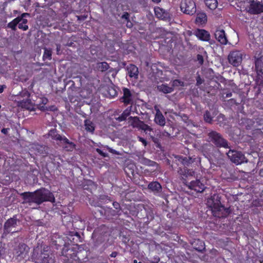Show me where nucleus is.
Instances as JSON below:
<instances>
[{
    "mask_svg": "<svg viewBox=\"0 0 263 263\" xmlns=\"http://www.w3.org/2000/svg\"><path fill=\"white\" fill-rule=\"evenodd\" d=\"M20 195L23 199L24 203H28L30 204L34 203L37 205H40L46 201L52 203L55 202V198L52 193L43 187L33 192L22 193Z\"/></svg>",
    "mask_w": 263,
    "mask_h": 263,
    "instance_id": "obj_1",
    "label": "nucleus"
},
{
    "mask_svg": "<svg viewBox=\"0 0 263 263\" xmlns=\"http://www.w3.org/2000/svg\"><path fill=\"white\" fill-rule=\"evenodd\" d=\"M221 197L214 194L207 199V205L211 208L214 216L218 218L226 217L231 212L230 208H225L221 202Z\"/></svg>",
    "mask_w": 263,
    "mask_h": 263,
    "instance_id": "obj_2",
    "label": "nucleus"
},
{
    "mask_svg": "<svg viewBox=\"0 0 263 263\" xmlns=\"http://www.w3.org/2000/svg\"><path fill=\"white\" fill-rule=\"evenodd\" d=\"M32 258L36 263H55L54 256L48 246H44L40 251L38 248L34 249Z\"/></svg>",
    "mask_w": 263,
    "mask_h": 263,
    "instance_id": "obj_3",
    "label": "nucleus"
},
{
    "mask_svg": "<svg viewBox=\"0 0 263 263\" xmlns=\"http://www.w3.org/2000/svg\"><path fill=\"white\" fill-rule=\"evenodd\" d=\"M208 141L216 147L230 148V143L222 135L215 130H209L207 133Z\"/></svg>",
    "mask_w": 263,
    "mask_h": 263,
    "instance_id": "obj_4",
    "label": "nucleus"
},
{
    "mask_svg": "<svg viewBox=\"0 0 263 263\" xmlns=\"http://www.w3.org/2000/svg\"><path fill=\"white\" fill-rule=\"evenodd\" d=\"M20 222V220L17 218L16 216H14L8 219L4 224L3 237L6 236L10 233H13L17 232Z\"/></svg>",
    "mask_w": 263,
    "mask_h": 263,
    "instance_id": "obj_5",
    "label": "nucleus"
},
{
    "mask_svg": "<svg viewBox=\"0 0 263 263\" xmlns=\"http://www.w3.org/2000/svg\"><path fill=\"white\" fill-rule=\"evenodd\" d=\"M227 155L232 162L237 165L247 162L244 154L240 151L230 148L227 153Z\"/></svg>",
    "mask_w": 263,
    "mask_h": 263,
    "instance_id": "obj_6",
    "label": "nucleus"
},
{
    "mask_svg": "<svg viewBox=\"0 0 263 263\" xmlns=\"http://www.w3.org/2000/svg\"><path fill=\"white\" fill-rule=\"evenodd\" d=\"M180 9L185 14L191 15L194 14L196 12L195 0H182Z\"/></svg>",
    "mask_w": 263,
    "mask_h": 263,
    "instance_id": "obj_7",
    "label": "nucleus"
},
{
    "mask_svg": "<svg viewBox=\"0 0 263 263\" xmlns=\"http://www.w3.org/2000/svg\"><path fill=\"white\" fill-rule=\"evenodd\" d=\"M82 251L76 252L73 248L63 249L62 252V255L65 256L68 259H71L74 260H78L81 262H85L86 258L80 257Z\"/></svg>",
    "mask_w": 263,
    "mask_h": 263,
    "instance_id": "obj_8",
    "label": "nucleus"
},
{
    "mask_svg": "<svg viewBox=\"0 0 263 263\" xmlns=\"http://www.w3.org/2000/svg\"><path fill=\"white\" fill-rule=\"evenodd\" d=\"M177 173L179 175V178L186 186V184L189 183L187 181V179L190 177L193 176L195 174V172L192 170L186 167H179Z\"/></svg>",
    "mask_w": 263,
    "mask_h": 263,
    "instance_id": "obj_9",
    "label": "nucleus"
},
{
    "mask_svg": "<svg viewBox=\"0 0 263 263\" xmlns=\"http://www.w3.org/2000/svg\"><path fill=\"white\" fill-rule=\"evenodd\" d=\"M29 248L25 243H20L15 249V253L19 260L26 258L28 257Z\"/></svg>",
    "mask_w": 263,
    "mask_h": 263,
    "instance_id": "obj_10",
    "label": "nucleus"
},
{
    "mask_svg": "<svg viewBox=\"0 0 263 263\" xmlns=\"http://www.w3.org/2000/svg\"><path fill=\"white\" fill-rule=\"evenodd\" d=\"M243 54L239 51H234L228 55L229 63L233 66H239L242 61Z\"/></svg>",
    "mask_w": 263,
    "mask_h": 263,
    "instance_id": "obj_11",
    "label": "nucleus"
},
{
    "mask_svg": "<svg viewBox=\"0 0 263 263\" xmlns=\"http://www.w3.org/2000/svg\"><path fill=\"white\" fill-rule=\"evenodd\" d=\"M57 144L62 147L65 151L67 152H72L76 149V145L73 142L68 140L66 137L63 136Z\"/></svg>",
    "mask_w": 263,
    "mask_h": 263,
    "instance_id": "obj_12",
    "label": "nucleus"
},
{
    "mask_svg": "<svg viewBox=\"0 0 263 263\" xmlns=\"http://www.w3.org/2000/svg\"><path fill=\"white\" fill-rule=\"evenodd\" d=\"M203 181V180L201 181L199 179H196V180L192 181L188 184H186V186L191 190H194L197 192L202 193L206 189V186Z\"/></svg>",
    "mask_w": 263,
    "mask_h": 263,
    "instance_id": "obj_13",
    "label": "nucleus"
},
{
    "mask_svg": "<svg viewBox=\"0 0 263 263\" xmlns=\"http://www.w3.org/2000/svg\"><path fill=\"white\" fill-rule=\"evenodd\" d=\"M112 205L114 208H106L104 209V215L106 216H116L121 215V206L117 202H114Z\"/></svg>",
    "mask_w": 263,
    "mask_h": 263,
    "instance_id": "obj_14",
    "label": "nucleus"
},
{
    "mask_svg": "<svg viewBox=\"0 0 263 263\" xmlns=\"http://www.w3.org/2000/svg\"><path fill=\"white\" fill-rule=\"evenodd\" d=\"M249 12L253 14H258L263 12V4L259 1H250Z\"/></svg>",
    "mask_w": 263,
    "mask_h": 263,
    "instance_id": "obj_15",
    "label": "nucleus"
},
{
    "mask_svg": "<svg viewBox=\"0 0 263 263\" xmlns=\"http://www.w3.org/2000/svg\"><path fill=\"white\" fill-rule=\"evenodd\" d=\"M216 40L222 45H227L228 42L224 30L220 27L217 28L214 33Z\"/></svg>",
    "mask_w": 263,
    "mask_h": 263,
    "instance_id": "obj_16",
    "label": "nucleus"
},
{
    "mask_svg": "<svg viewBox=\"0 0 263 263\" xmlns=\"http://www.w3.org/2000/svg\"><path fill=\"white\" fill-rule=\"evenodd\" d=\"M175 161L180 162L184 167L190 166L195 162V158L191 157H183L180 155H174Z\"/></svg>",
    "mask_w": 263,
    "mask_h": 263,
    "instance_id": "obj_17",
    "label": "nucleus"
},
{
    "mask_svg": "<svg viewBox=\"0 0 263 263\" xmlns=\"http://www.w3.org/2000/svg\"><path fill=\"white\" fill-rule=\"evenodd\" d=\"M154 12L156 16L159 19L167 21L170 18V13L159 7L154 8Z\"/></svg>",
    "mask_w": 263,
    "mask_h": 263,
    "instance_id": "obj_18",
    "label": "nucleus"
},
{
    "mask_svg": "<svg viewBox=\"0 0 263 263\" xmlns=\"http://www.w3.org/2000/svg\"><path fill=\"white\" fill-rule=\"evenodd\" d=\"M32 148L39 154L43 155L49 154L50 151V148L49 147L39 144H33L32 146Z\"/></svg>",
    "mask_w": 263,
    "mask_h": 263,
    "instance_id": "obj_19",
    "label": "nucleus"
},
{
    "mask_svg": "<svg viewBox=\"0 0 263 263\" xmlns=\"http://www.w3.org/2000/svg\"><path fill=\"white\" fill-rule=\"evenodd\" d=\"M195 35L201 41H209L210 40V33L204 29H197L195 32Z\"/></svg>",
    "mask_w": 263,
    "mask_h": 263,
    "instance_id": "obj_20",
    "label": "nucleus"
},
{
    "mask_svg": "<svg viewBox=\"0 0 263 263\" xmlns=\"http://www.w3.org/2000/svg\"><path fill=\"white\" fill-rule=\"evenodd\" d=\"M192 245L193 246L194 249L199 252L203 253L205 250L204 242L200 239L195 240Z\"/></svg>",
    "mask_w": 263,
    "mask_h": 263,
    "instance_id": "obj_21",
    "label": "nucleus"
},
{
    "mask_svg": "<svg viewBox=\"0 0 263 263\" xmlns=\"http://www.w3.org/2000/svg\"><path fill=\"white\" fill-rule=\"evenodd\" d=\"M18 104L22 107L28 110H33L34 109V104L29 99H24L19 101Z\"/></svg>",
    "mask_w": 263,
    "mask_h": 263,
    "instance_id": "obj_22",
    "label": "nucleus"
},
{
    "mask_svg": "<svg viewBox=\"0 0 263 263\" xmlns=\"http://www.w3.org/2000/svg\"><path fill=\"white\" fill-rule=\"evenodd\" d=\"M123 91V96L121 98V100L124 103L129 104L132 100V94L130 91L128 89L126 88H124Z\"/></svg>",
    "mask_w": 263,
    "mask_h": 263,
    "instance_id": "obj_23",
    "label": "nucleus"
},
{
    "mask_svg": "<svg viewBox=\"0 0 263 263\" xmlns=\"http://www.w3.org/2000/svg\"><path fill=\"white\" fill-rule=\"evenodd\" d=\"M148 189L156 193H160L162 191V187L161 184L157 181L149 183L148 185Z\"/></svg>",
    "mask_w": 263,
    "mask_h": 263,
    "instance_id": "obj_24",
    "label": "nucleus"
},
{
    "mask_svg": "<svg viewBox=\"0 0 263 263\" xmlns=\"http://www.w3.org/2000/svg\"><path fill=\"white\" fill-rule=\"evenodd\" d=\"M129 122H130V125L133 127L140 128L143 121L140 120L138 117H129L128 118Z\"/></svg>",
    "mask_w": 263,
    "mask_h": 263,
    "instance_id": "obj_25",
    "label": "nucleus"
},
{
    "mask_svg": "<svg viewBox=\"0 0 263 263\" xmlns=\"http://www.w3.org/2000/svg\"><path fill=\"white\" fill-rule=\"evenodd\" d=\"M157 89L164 93H170L174 91L173 87H170L166 84H162L157 86Z\"/></svg>",
    "mask_w": 263,
    "mask_h": 263,
    "instance_id": "obj_26",
    "label": "nucleus"
},
{
    "mask_svg": "<svg viewBox=\"0 0 263 263\" xmlns=\"http://www.w3.org/2000/svg\"><path fill=\"white\" fill-rule=\"evenodd\" d=\"M123 48L125 50L124 53L126 54L134 53L136 50L134 44L131 42L124 44Z\"/></svg>",
    "mask_w": 263,
    "mask_h": 263,
    "instance_id": "obj_27",
    "label": "nucleus"
},
{
    "mask_svg": "<svg viewBox=\"0 0 263 263\" xmlns=\"http://www.w3.org/2000/svg\"><path fill=\"white\" fill-rule=\"evenodd\" d=\"M48 101V99L46 98H40L39 100L36 102L37 108L41 110H47V107L45 106V105L47 103Z\"/></svg>",
    "mask_w": 263,
    "mask_h": 263,
    "instance_id": "obj_28",
    "label": "nucleus"
},
{
    "mask_svg": "<svg viewBox=\"0 0 263 263\" xmlns=\"http://www.w3.org/2000/svg\"><path fill=\"white\" fill-rule=\"evenodd\" d=\"M106 96L110 97H114L117 95V91L113 86H107L105 87Z\"/></svg>",
    "mask_w": 263,
    "mask_h": 263,
    "instance_id": "obj_29",
    "label": "nucleus"
},
{
    "mask_svg": "<svg viewBox=\"0 0 263 263\" xmlns=\"http://www.w3.org/2000/svg\"><path fill=\"white\" fill-rule=\"evenodd\" d=\"M127 70L130 77L138 78L139 70L138 67H127Z\"/></svg>",
    "mask_w": 263,
    "mask_h": 263,
    "instance_id": "obj_30",
    "label": "nucleus"
},
{
    "mask_svg": "<svg viewBox=\"0 0 263 263\" xmlns=\"http://www.w3.org/2000/svg\"><path fill=\"white\" fill-rule=\"evenodd\" d=\"M155 122L160 126H164L165 123V120L161 112H157L155 118Z\"/></svg>",
    "mask_w": 263,
    "mask_h": 263,
    "instance_id": "obj_31",
    "label": "nucleus"
},
{
    "mask_svg": "<svg viewBox=\"0 0 263 263\" xmlns=\"http://www.w3.org/2000/svg\"><path fill=\"white\" fill-rule=\"evenodd\" d=\"M48 135L52 139L59 142L60 140L61 139L63 136L59 134L55 129H52L50 130L48 133Z\"/></svg>",
    "mask_w": 263,
    "mask_h": 263,
    "instance_id": "obj_32",
    "label": "nucleus"
},
{
    "mask_svg": "<svg viewBox=\"0 0 263 263\" xmlns=\"http://www.w3.org/2000/svg\"><path fill=\"white\" fill-rule=\"evenodd\" d=\"M254 58L255 66H263V55L261 52H259V53L256 52Z\"/></svg>",
    "mask_w": 263,
    "mask_h": 263,
    "instance_id": "obj_33",
    "label": "nucleus"
},
{
    "mask_svg": "<svg viewBox=\"0 0 263 263\" xmlns=\"http://www.w3.org/2000/svg\"><path fill=\"white\" fill-rule=\"evenodd\" d=\"M207 21V16L204 13H200L198 14L196 18V22L197 23L199 24H205Z\"/></svg>",
    "mask_w": 263,
    "mask_h": 263,
    "instance_id": "obj_34",
    "label": "nucleus"
},
{
    "mask_svg": "<svg viewBox=\"0 0 263 263\" xmlns=\"http://www.w3.org/2000/svg\"><path fill=\"white\" fill-rule=\"evenodd\" d=\"M205 5L210 9L214 10L218 6L217 0H204Z\"/></svg>",
    "mask_w": 263,
    "mask_h": 263,
    "instance_id": "obj_35",
    "label": "nucleus"
},
{
    "mask_svg": "<svg viewBox=\"0 0 263 263\" xmlns=\"http://www.w3.org/2000/svg\"><path fill=\"white\" fill-rule=\"evenodd\" d=\"M85 129L87 132L93 133L95 130V126L93 123L89 120H85L84 121Z\"/></svg>",
    "mask_w": 263,
    "mask_h": 263,
    "instance_id": "obj_36",
    "label": "nucleus"
},
{
    "mask_svg": "<svg viewBox=\"0 0 263 263\" xmlns=\"http://www.w3.org/2000/svg\"><path fill=\"white\" fill-rule=\"evenodd\" d=\"M20 22V18L16 17L8 24L7 27L11 28L13 31H15L16 30V26Z\"/></svg>",
    "mask_w": 263,
    "mask_h": 263,
    "instance_id": "obj_37",
    "label": "nucleus"
},
{
    "mask_svg": "<svg viewBox=\"0 0 263 263\" xmlns=\"http://www.w3.org/2000/svg\"><path fill=\"white\" fill-rule=\"evenodd\" d=\"M130 110L128 109H125L118 117L115 118V119L119 122H121L123 121H125L126 119V118L130 115Z\"/></svg>",
    "mask_w": 263,
    "mask_h": 263,
    "instance_id": "obj_38",
    "label": "nucleus"
},
{
    "mask_svg": "<svg viewBox=\"0 0 263 263\" xmlns=\"http://www.w3.org/2000/svg\"><path fill=\"white\" fill-rule=\"evenodd\" d=\"M203 119L205 122L212 124L213 123V117L212 116L211 112L206 110L203 114Z\"/></svg>",
    "mask_w": 263,
    "mask_h": 263,
    "instance_id": "obj_39",
    "label": "nucleus"
},
{
    "mask_svg": "<svg viewBox=\"0 0 263 263\" xmlns=\"http://www.w3.org/2000/svg\"><path fill=\"white\" fill-rule=\"evenodd\" d=\"M27 23L28 20L27 19L22 20L21 22L17 24L18 28L24 31H26L28 29V26L27 25Z\"/></svg>",
    "mask_w": 263,
    "mask_h": 263,
    "instance_id": "obj_40",
    "label": "nucleus"
},
{
    "mask_svg": "<svg viewBox=\"0 0 263 263\" xmlns=\"http://www.w3.org/2000/svg\"><path fill=\"white\" fill-rule=\"evenodd\" d=\"M205 77L209 78L210 79L213 77L214 72L213 70L211 68L204 67L203 69H202Z\"/></svg>",
    "mask_w": 263,
    "mask_h": 263,
    "instance_id": "obj_41",
    "label": "nucleus"
},
{
    "mask_svg": "<svg viewBox=\"0 0 263 263\" xmlns=\"http://www.w3.org/2000/svg\"><path fill=\"white\" fill-rule=\"evenodd\" d=\"M115 42L113 41L108 40L107 43H106V46L108 49V50L112 53L115 50L114 48Z\"/></svg>",
    "mask_w": 263,
    "mask_h": 263,
    "instance_id": "obj_42",
    "label": "nucleus"
},
{
    "mask_svg": "<svg viewBox=\"0 0 263 263\" xmlns=\"http://www.w3.org/2000/svg\"><path fill=\"white\" fill-rule=\"evenodd\" d=\"M139 129L143 130L145 134H147L148 132H151L153 130V128L148 125L145 124L143 121L142 122Z\"/></svg>",
    "mask_w": 263,
    "mask_h": 263,
    "instance_id": "obj_43",
    "label": "nucleus"
},
{
    "mask_svg": "<svg viewBox=\"0 0 263 263\" xmlns=\"http://www.w3.org/2000/svg\"><path fill=\"white\" fill-rule=\"evenodd\" d=\"M52 55V51L50 49L45 48L44 50V53L43 54V59H51Z\"/></svg>",
    "mask_w": 263,
    "mask_h": 263,
    "instance_id": "obj_44",
    "label": "nucleus"
},
{
    "mask_svg": "<svg viewBox=\"0 0 263 263\" xmlns=\"http://www.w3.org/2000/svg\"><path fill=\"white\" fill-rule=\"evenodd\" d=\"M184 86V83L183 81H181L178 79H176L173 81L172 87H173V88L174 89L175 87H178V86L183 87Z\"/></svg>",
    "mask_w": 263,
    "mask_h": 263,
    "instance_id": "obj_45",
    "label": "nucleus"
},
{
    "mask_svg": "<svg viewBox=\"0 0 263 263\" xmlns=\"http://www.w3.org/2000/svg\"><path fill=\"white\" fill-rule=\"evenodd\" d=\"M150 138L153 141V142L156 145V146L158 148H160L161 147V144L159 142L158 138L157 137H155L154 136L151 135L150 133H149Z\"/></svg>",
    "mask_w": 263,
    "mask_h": 263,
    "instance_id": "obj_46",
    "label": "nucleus"
},
{
    "mask_svg": "<svg viewBox=\"0 0 263 263\" xmlns=\"http://www.w3.org/2000/svg\"><path fill=\"white\" fill-rule=\"evenodd\" d=\"M194 60L197 62L198 64L202 65L204 62L203 57L201 54H198Z\"/></svg>",
    "mask_w": 263,
    "mask_h": 263,
    "instance_id": "obj_47",
    "label": "nucleus"
},
{
    "mask_svg": "<svg viewBox=\"0 0 263 263\" xmlns=\"http://www.w3.org/2000/svg\"><path fill=\"white\" fill-rule=\"evenodd\" d=\"M68 235H69V237H68V238L70 240H71V237H72V236H75L76 237V241H77L78 239H79L80 237L79 234H78V233L76 232H69Z\"/></svg>",
    "mask_w": 263,
    "mask_h": 263,
    "instance_id": "obj_48",
    "label": "nucleus"
},
{
    "mask_svg": "<svg viewBox=\"0 0 263 263\" xmlns=\"http://www.w3.org/2000/svg\"><path fill=\"white\" fill-rule=\"evenodd\" d=\"M258 76L263 79V67H255Z\"/></svg>",
    "mask_w": 263,
    "mask_h": 263,
    "instance_id": "obj_49",
    "label": "nucleus"
},
{
    "mask_svg": "<svg viewBox=\"0 0 263 263\" xmlns=\"http://www.w3.org/2000/svg\"><path fill=\"white\" fill-rule=\"evenodd\" d=\"M20 96L22 98H26L28 99L30 96V93L28 90L25 89L20 92Z\"/></svg>",
    "mask_w": 263,
    "mask_h": 263,
    "instance_id": "obj_50",
    "label": "nucleus"
},
{
    "mask_svg": "<svg viewBox=\"0 0 263 263\" xmlns=\"http://www.w3.org/2000/svg\"><path fill=\"white\" fill-rule=\"evenodd\" d=\"M30 171L32 173V174L34 176H37L40 173L39 170L36 167H34V168L30 167Z\"/></svg>",
    "mask_w": 263,
    "mask_h": 263,
    "instance_id": "obj_51",
    "label": "nucleus"
},
{
    "mask_svg": "<svg viewBox=\"0 0 263 263\" xmlns=\"http://www.w3.org/2000/svg\"><path fill=\"white\" fill-rule=\"evenodd\" d=\"M90 52L91 53L94 55L93 59L99 58V57L97 55L96 50L93 48V47H90Z\"/></svg>",
    "mask_w": 263,
    "mask_h": 263,
    "instance_id": "obj_52",
    "label": "nucleus"
},
{
    "mask_svg": "<svg viewBox=\"0 0 263 263\" xmlns=\"http://www.w3.org/2000/svg\"><path fill=\"white\" fill-rule=\"evenodd\" d=\"M196 85L197 86H199L200 85H201L204 81L203 80H202L200 76L199 75H198L197 77H196Z\"/></svg>",
    "mask_w": 263,
    "mask_h": 263,
    "instance_id": "obj_53",
    "label": "nucleus"
},
{
    "mask_svg": "<svg viewBox=\"0 0 263 263\" xmlns=\"http://www.w3.org/2000/svg\"><path fill=\"white\" fill-rule=\"evenodd\" d=\"M122 18L125 19L128 23L129 22V14L128 12H124L122 16Z\"/></svg>",
    "mask_w": 263,
    "mask_h": 263,
    "instance_id": "obj_54",
    "label": "nucleus"
},
{
    "mask_svg": "<svg viewBox=\"0 0 263 263\" xmlns=\"http://www.w3.org/2000/svg\"><path fill=\"white\" fill-rule=\"evenodd\" d=\"M96 151L97 153H98L100 155H101L103 157H106L108 156V155L107 153H104L102 150H101L99 148H97Z\"/></svg>",
    "mask_w": 263,
    "mask_h": 263,
    "instance_id": "obj_55",
    "label": "nucleus"
},
{
    "mask_svg": "<svg viewBox=\"0 0 263 263\" xmlns=\"http://www.w3.org/2000/svg\"><path fill=\"white\" fill-rule=\"evenodd\" d=\"M180 117L181 118L182 120L185 123L188 122L189 118L186 115L184 114H182L180 115Z\"/></svg>",
    "mask_w": 263,
    "mask_h": 263,
    "instance_id": "obj_56",
    "label": "nucleus"
},
{
    "mask_svg": "<svg viewBox=\"0 0 263 263\" xmlns=\"http://www.w3.org/2000/svg\"><path fill=\"white\" fill-rule=\"evenodd\" d=\"M106 148L108 150V151L109 152H110L111 153H112L114 154H116V155H119V153L117 151H116V150L109 147L108 146H106Z\"/></svg>",
    "mask_w": 263,
    "mask_h": 263,
    "instance_id": "obj_57",
    "label": "nucleus"
},
{
    "mask_svg": "<svg viewBox=\"0 0 263 263\" xmlns=\"http://www.w3.org/2000/svg\"><path fill=\"white\" fill-rule=\"evenodd\" d=\"M97 70L103 72L108 70L109 67H97Z\"/></svg>",
    "mask_w": 263,
    "mask_h": 263,
    "instance_id": "obj_58",
    "label": "nucleus"
},
{
    "mask_svg": "<svg viewBox=\"0 0 263 263\" xmlns=\"http://www.w3.org/2000/svg\"><path fill=\"white\" fill-rule=\"evenodd\" d=\"M138 139L139 141L141 142L145 146L147 145V143L145 139L140 137H138Z\"/></svg>",
    "mask_w": 263,
    "mask_h": 263,
    "instance_id": "obj_59",
    "label": "nucleus"
},
{
    "mask_svg": "<svg viewBox=\"0 0 263 263\" xmlns=\"http://www.w3.org/2000/svg\"><path fill=\"white\" fill-rule=\"evenodd\" d=\"M29 16V14L28 13H23L21 14V16H17V17H19V18H20V22H21L22 20H24L25 18H24V17H25L26 16Z\"/></svg>",
    "mask_w": 263,
    "mask_h": 263,
    "instance_id": "obj_60",
    "label": "nucleus"
},
{
    "mask_svg": "<svg viewBox=\"0 0 263 263\" xmlns=\"http://www.w3.org/2000/svg\"><path fill=\"white\" fill-rule=\"evenodd\" d=\"M9 129H10L9 128H4L1 130V132L4 135H7L8 134V130H9Z\"/></svg>",
    "mask_w": 263,
    "mask_h": 263,
    "instance_id": "obj_61",
    "label": "nucleus"
},
{
    "mask_svg": "<svg viewBox=\"0 0 263 263\" xmlns=\"http://www.w3.org/2000/svg\"><path fill=\"white\" fill-rule=\"evenodd\" d=\"M162 135L163 136V137H171V134H169L168 132H166V131H164L162 133Z\"/></svg>",
    "mask_w": 263,
    "mask_h": 263,
    "instance_id": "obj_62",
    "label": "nucleus"
},
{
    "mask_svg": "<svg viewBox=\"0 0 263 263\" xmlns=\"http://www.w3.org/2000/svg\"><path fill=\"white\" fill-rule=\"evenodd\" d=\"M57 54H60V50H61V45L60 44H57Z\"/></svg>",
    "mask_w": 263,
    "mask_h": 263,
    "instance_id": "obj_63",
    "label": "nucleus"
},
{
    "mask_svg": "<svg viewBox=\"0 0 263 263\" xmlns=\"http://www.w3.org/2000/svg\"><path fill=\"white\" fill-rule=\"evenodd\" d=\"M118 252H116V251H115V252H112L110 254V256L111 257H114H114H116L118 255Z\"/></svg>",
    "mask_w": 263,
    "mask_h": 263,
    "instance_id": "obj_64",
    "label": "nucleus"
}]
</instances>
